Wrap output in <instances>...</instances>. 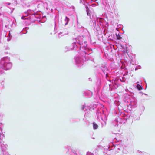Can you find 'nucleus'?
<instances>
[{
    "label": "nucleus",
    "mask_w": 155,
    "mask_h": 155,
    "mask_svg": "<svg viewBox=\"0 0 155 155\" xmlns=\"http://www.w3.org/2000/svg\"><path fill=\"white\" fill-rule=\"evenodd\" d=\"M66 18L68 20H69V19L68 18L67 16L66 17Z\"/></svg>",
    "instance_id": "nucleus-3"
},
{
    "label": "nucleus",
    "mask_w": 155,
    "mask_h": 155,
    "mask_svg": "<svg viewBox=\"0 0 155 155\" xmlns=\"http://www.w3.org/2000/svg\"><path fill=\"white\" fill-rule=\"evenodd\" d=\"M138 89H139V90H140L141 89H140V88H138Z\"/></svg>",
    "instance_id": "nucleus-4"
},
{
    "label": "nucleus",
    "mask_w": 155,
    "mask_h": 155,
    "mask_svg": "<svg viewBox=\"0 0 155 155\" xmlns=\"http://www.w3.org/2000/svg\"><path fill=\"white\" fill-rule=\"evenodd\" d=\"M117 38L118 39H120L122 38L121 37L120 35L119 34H116Z\"/></svg>",
    "instance_id": "nucleus-2"
},
{
    "label": "nucleus",
    "mask_w": 155,
    "mask_h": 155,
    "mask_svg": "<svg viewBox=\"0 0 155 155\" xmlns=\"http://www.w3.org/2000/svg\"><path fill=\"white\" fill-rule=\"evenodd\" d=\"M98 127V125L96 124L93 123V127L94 129H96Z\"/></svg>",
    "instance_id": "nucleus-1"
}]
</instances>
